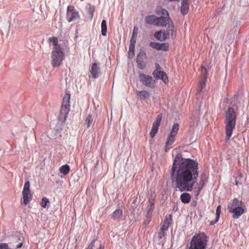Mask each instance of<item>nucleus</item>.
Here are the masks:
<instances>
[{
  "label": "nucleus",
  "instance_id": "1",
  "mask_svg": "<svg viewBox=\"0 0 249 249\" xmlns=\"http://www.w3.org/2000/svg\"><path fill=\"white\" fill-rule=\"evenodd\" d=\"M170 173L180 191H191L197 181L198 164L193 160L183 158L181 155L177 154Z\"/></svg>",
  "mask_w": 249,
  "mask_h": 249
},
{
  "label": "nucleus",
  "instance_id": "2",
  "mask_svg": "<svg viewBox=\"0 0 249 249\" xmlns=\"http://www.w3.org/2000/svg\"><path fill=\"white\" fill-rule=\"evenodd\" d=\"M49 42H52L53 45V51L51 53L52 65L53 68L60 66L64 59V53L62 48L58 44V38L56 37L49 38Z\"/></svg>",
  "mask_w": 249,
  "mask_h": 249
},
{
  "label": "nucleus",
  "instance_id": "3",
  "mask_svg": "<svg viewBox=\"0 0 249 249\" xmlns=\"http://www.w3.org/2000/svg\"><path fill=\"white\" fill-rule=\"evenodd\" d=\"M236 115L233 108L230 107L226 111L225 116V141L230 144L232 131L235 129Z\"/></svg>",
  "mask_w": 249,
  "mask_h": 249
},
{
  "label": "nucleus",
  "instance_id": "4",
  "mask_svg": "<svg viewBox=\"0 0 249 249\" xmlns=\"http://www.w3.org/2000/svg\"><path fill=\"white\" fill-rule=\"evenodd\" d=\"M208 242V236L204 232H200L192 237L188 249H207Z\"/></svg>",
  "mask_w": 249,
  "mask_h": 249
},
{
  "label": "nucleus",
  "instance_id": "5",
  "mask_svg": "<svg viewBox=\"0 0 249 249\" xmlns=\"http://www.w3.org/2000/svg\"><path fill=\"white\" fill-rule=\"evenodd\" d=\"M156 25L158 26H166L169 31H171V36L172 38L176 37V29L175 28L173 22L169 17L160 16L158 17L157 22Z\"/></svg>",
  "mask_w": 249,
  "mask_h": 249
},
{
  "label": "nucleus",
  "instance_id": "6",
  "mask_svg": "<svg viewBox=\"0 0 249 249\" xmlns=\"http://www.w3.org/2000/svg\"><path fill=\"white\" fill-rule=\"evenodd\" d=\"M70 94L66 93L63 97L62 104L60 109L59 118L62 121H66L70 112Z\"/></svg>",
  "mask_w": 249,
  "mask_h": 249
},
{
  "label": "nucleus",
  "instance_id": "7",
  "mask_svg": "<svg viewBox=\"0 0 249 249\" xmlns=\"http://www.w3.org/2000/svg\"><path fill=\"white\" fill-rule=\"evenodd\" d=\"M179 130V124L178 123L174 124L172 126L171 131L169 133L167 138V141L165 145V151L167 152L172 147V145L175 142L176 136Z\"/></svg>",
  "mask_w": 249,
  "mask_h": 249
},
{
  "label": "nucleus",
  "instance_id": "8",
  "mask_svg": "<svg viewBox=\"0 0 249 249\" xmlns=\"http://www.w3.org/2000/svg\"><path fill=\"white\" fill-rule=\"evenodd\" d=\"M155 68L152 73L154 77L157 79H161L165 84L168 83V76L166 73L161 70L162 68L158 63L155 64Z\"/></svg>",
  "mask_w": 249,
  "mask_h": 249
},
{
  "label": "nucleus",
  "instance_id": "9",
  "mask_svg": "<svg viewBox=\"0 0 249 249\" xmlns=\"http://www.w3.org/2000/svg\"><path fill=\"white\" fill-rule=\"evenodd\" d=\"M139 78L143 85L150 89H153L156 87V81L151 76L140 73L139 75Z\"/></svg>",
  "mask_w": 249,
  "mask_h": 249
},
{
  "label": "nucleus",
  "instance_id": "10",
  "mask_svg": "<svg viewBox=\"0 0 249 249\" xmlns=\"http://www.w3.org/2000/svg\"><path fill=\"white\" fill-rule=\"evenodd\" d=\"M80 16L79 12L75 9L73 6L69 5L67 7L66 18L68 22L79 19Z\"/></svg>",
  "mask_w": 249,
  "mask_h": 249
},
{
  "label": "nucleus",
  "instance_id": "11",
  "mask_svg": "<svg viewBox=\"0 0 249 249\" xmlns=\"http://www.w3.org/2000/svg\"><path fill=\"white\" fill-rule=\"evenodd\" d=\"M89 72L91 74L92 78H98L101 74V71L99 64L96 62L93 63L91 66V69Z\"/></svg>",
  "mask_w": 249,
  "mask_h": 249
},
{
  "label": "nucleus",
  "instance_id": "12",
  "mask_svg": "<svg viewBox=\"0 0 249 249\" xmlns=\"http://www.w3.org/2000/svg\"><path fill=\"white\" fill-rule=\"evenodd\" d=\"M240 206H244V203L242 200H239L238 198H235L229 202L227 209L229 212L235 208H237Z\"/></svg>",
  "mask_w": 249,
  "mask_h": 249
},
{
  "label": "nucleus",
  "instance_id": "13",
  "mask_svg": "<svg viewBox=\"0 0 249 249\" xmlns=\"http://www.w3.org/2000/svg\"><path fill=\"white\" fill-rule=\"evenodd\" d=\"M201 74L203 76V78H202L199 82V86H200V89L199 92H200L203 88L205 87L206 84V82L207 80V72L206 68L204 67H201Z\"/></svg>",
  "mask_w": 249,
  "mask_h": 249
},
{
  "label": "nucleus",
  "instance_id": "14",
  "mask_svg": "<svg viewBox=\"0 0 249 249\" xmlns=\"http://www.w3.org/2000/svg\"><path fill=\"white\" fill-rule=\"evenodd\" d=\"M244 206H240L237 208H235L231 211L229 212L230 213H233L232 217L234 219L239 218L244 213Z\"/></svg>",
  "mask_w": 249,
  "mask_h": 249
},
{
  "label": "nucleus",
  "instance_id": "15",
  "mask_svg": "<svg viewBox=\"0 0 249 249\" xmlns=\"http://www.w3.org/2000/svg\"><path fill=\"white\" fill-rule=\"evenodd\" d=\"M142 56L143 54H142L141 56V54L140 53L138 55L136 59L138 68L142 70L144 69L146 67V63L143 61Z\"/></svg>",
  "mask_w": 249,
  "mask_h": 249
},
{
  "label": "nucleus",
  "instance_id": "16",
  "mask_svg": "<svg viewBox=\"0 0 249 249\" xmlns=\"http://www.w3.org/2000/svg\"><path fill=\"white\" fill-rule=\"evenodd\" d=\"M158 17L154 15H149L145 18V22L148 24L156 25Z\"/></svg>",
  "mask_w": 249,
  "mask_h": 249
},
{
  "label": "nucleus",
  "instance_id": "17",
  "mask_svg": "<svg viewBox=\"0 0 249 249\" xmlns=\"http://www.w3.org/2000/svg\"><path fill=\"white\" fill-rule=\"evenodd\" d=\"M204 184V181L203 180V179H201L199 182V186L197 187H195V190L194 191V196L196 199H198L200 192L203 188Z\"/></svg>",
  "mask_w": 249,
  "mask_h": 249
},
{
  "label": "nucleus",
  "instance_id": "18",
  "mask_svg": "<svg viewBox=\"0 0 249 249\" xmlns=\"http://www.w3.org/2000/svg\"><path fill=\"white\" fill-rule=\"evenodd\" d=\"M110 216L114 220H119L123 216V211L119 209L116 210Z\"/></svg>",
  "mask_w": 249,
  "mask_h": 249
},
{
  "label": "nucleus",
  "instance_id": "19",
  "mask_svg": "<svg viewBox=\"0 0 249 249\" xmlns=\"http://www.w3.org/2000/svg\"><path fill=\"white\" fill-rule=\"evenodd\" d=\"M22 195L23 197V203L25 205L27 204L31 200L32 196L31 192L26 191H22Z\"/></svg>",
  "mask_w": 249,
  "mask_h": 249
},
{
  "label": "nucleus",
  "instance_id": "20",
  "mask_svg": "<svg viewBox=\"0 0 249 249\" xmlns=\"http://www.w3.org/2000/svg\"><path fill=\"white\" fill-rule=\"evenodd\" d=\"M137 94L141 100H145L148 98L150 95L148 91L144 90L141 91L137 90Z\"/></svg>",
  "mask_w": 249,
  "mask_h": 249
},
{
  "label": "nucleus",
  "instance_id": "21",
  "mask_svg": "<svg viewBox=\"0 0 249 249\" xmlns=\"http://www.w3.org/2000/svg\"><path fill=\"white\" fill-rule=\"evenodd\" d=\"M180 199L183 203H188L191 201V197L189 194L183 193L181 194Z\"/></svg>",
  "mask_w": 249,
  "mask_h": 249
},
{
  "label": "nucleus",
  "instance_id": "22",
  "mask_svg": "<svg viewBox=\"0 0 249 249\" xmlns=\"http://www.w3.org/2000/svg\"><path fill=\"white\" fill-rule=\"evenodd\" d=\"M189 2H182L180 7L181 13L182 15H186L189 11Z\"/></svg>",
  "mask_w": 249,
  "mask_h": 249
},
{
  "label": "nucleus",
  "instance_id": "23",
  "mask_svg": "<svg viewBox=\"0 0 249 249\" xmlns=\"http://www.w3.org/2000/svg\"><path fill=\"white\" fill-rule=\"evenodd\" d=\"M155 208V206H152L150 205H148L146 208V215L147 218L149 219V220L147 222L146 221L144 222L146 223V224H147L149 223L150 221V219L151 217L152 214V212Z\"/></svg>",
  "mask_w": 249,
  "mask_h": 249
},
{
  "label": "nucleus",
  "instance_id": "24",
  "mask_svg": "<svg viewBox=\"0 0 249 249\" xmlns=\"http://www.w3.org/2000/svg\"><path fill=\"white\" fill-rule=\"evenodd\" d=\"M220 213H221V206L218 205L216 209V218H215V220L212 221L210 222V225H213L218 222V221L219 220V219Z\"/></svg>",
  "mask_w": 249,
  "mask_h": 249
},
{
  "label": "nucleus",
  "instance_id": "25",
  "mask_svg": "<svg viewBox=\"0 0 249 249\" xmlns=\"http://www.w3.org/2000/svg\"><path fill=\"white\" fill-rule=\"evenodd\" d=\"M156 13L160 16H169L168 12L166 9H163L161 7H158L156 10Z\"/></svg>",
  "mask_w": 249,
  "mask_h": 249
},
{
  "label": "nucleus",
  "instance_id": "26",
  "mask_svg": "<svg viewBox=\"0 0 249 249\" xmlns=\"http://www.w3.org/2000/svg\"><path fill=\"white\" fill-rule=\"evenodd\" d=\"M70 167L67 164L64 165L59 168L60 173L65 175H67L70 172Z\"/></svg>",
  "mask_w": 249,
  "mask_h": 249
},
{
  "label": "nucleus",
  "instance_id": "27",
  "mask_svg": "<svg viewBox=\"0 0 249 249\" xmlns=\"http://www.w3.org/2000/svg\"><path fill=\"white\" fill-rule=\"evenodd\" d=\"M107 32V22L105 20H103L101 23V33L103 36H106Z\"/></svg>",
  "mask_w": 249,
  "mask_h": 249
},
{
  "label": "nucleus",
  "instance_id": "28",
  "mask_svg": "<svg viewBox=\"0 0 249 249\" xmlns=\"http://www.w3.org/2000/svg\"><path fill=\"white\" fill-rule=\"evenodd\" d=\"M86 124L87 125V127H89L91 125L93 122V118L92 116L90 114L88 115L86 120H85Z\"/></svg>",
  "mask_w": 249,
  "mask_h": 249
},
{
  "label": "nucleus",
  "instance_id": "29",
  "mask_svg": "<svg viewBox=\"0 0 249 249\" xmlns=\"http://www.w3.org/2000/svg\"><path fill=\"white\" fill-rule=\"evenodd\" d=\"M88 12L89 14L90 18L91 20L93 18V13L94 12V7L92 6L91 5L89 4L88 8Z\"/></svg>",
  "mask_w": 249,
  "mask_h": 249
},
{
  "label": "nucleus",
  "instance_id": "30",
  "mask_svg": "<svg viewBox=\"0 0 249 249\" xmlns=\"http://www.w3.org/2000/svg\"><path fill=\"white\" fill-rule=\"evenodd\" d=\"M161 120H162V114H160L157 116L156 121L154 122L153 124L154 125H156V126L159 127L160 124Z\"/></svg>",
  "mask_w": 249,
  "mask_h": 249
},
{
  "label": "nucleus",
  "instance_id": "31",
  "mask_svg": "<svg viewBox=\"0 0 249 249\" xmlns=\"http://www.w3.org/2000/svg\"><path fill=\"white\" fill-rule=\"evenodd\" d=\"M159 129V127L156 125H154L153 124L152 129L151 130V131L150 132V135L152 138L154 137L156 134L157 133L158 130Z\"/></svg>",
  "mask_w": 249,
  "mask_h": 249
},
{
  "label": "nucleus",
  "instance_id": "32",
  "mask_svg": "<svg viewBox=\"0 0 249 249\" xmlns=\"http://www.w3.org/2000/svg\"><path fill=\"white\" fill-rule=\"evenodd\" d=\"M160 49H159V50H161L163 51H167L169 50V45L168 43H160Z\"/></svg>",
  "mask_w": 249,
  "mask_h": 249
},
{
  "label": "nucleus",
  "instance_id": "33",
  "mask_svg": "<svg viewBox=\"0 0 249 249\" xmlns=\"http://www.w3.org/2000/svg\"><path fill=\"white\" fill-rule=\"evenodd\" d=\"M149 46L153 49H156L157 50H159V49H160V43L156 42H151L149 43Z\"/></svg>",
  "mask_w": 249,
  "mask_h": 249
},
{
  "label": "nucleus",
  "instance_id": "34",
  "mask_svg": "<svg viewBox=\"0 0 249 249\" xmlns=\"http://www.w3.org/2000/svg\"><path fill=\"white\" fill-rule=\"evenodd\" d=\"M49 203H50V202H49V199L47 198V197H45L42 199V201L40 203V205L43 208H46L47 204Z\"/></svg>",
  "mask_w": 249,
  "mask_h": 249
},
{
  "label": "nucleus",
  "instance_id": "35",
  "mask_svg": "<svg viewBox=\"0 0 249 249\" xmlns=\"http://www.w3.org/2000/svg\"><path fill=\"white\" fill-rule=\"evenodd\" d=\"M172 221V218L171 215H169L166 217L163 223L169 226Z\"/></svg>",
  "mask_w": 249,
  "mask_h": 249
},
{
  "label": "nucleus",
  "instance_id": "36",
  "mask_svg": "<svg viewBox=\"0 0 249 249\" xmlns=\"http://www.w3.org/2000/svg\"><path fill=\"white\" fill-rule=\"evenodd\" d=\"M162 32L161 31L156 32L154 34L155 37L159 40L161 41Z\"/></svg>",
  "mask_w": 249,
  "mask_h": 249
},
{
  "label": "nucleus",
  "instance_id": "37",
  "mask_svg": "<svg viewBox=\"0 0 249 249\" xmlns=\"http://www.w3.org/2000/svg\"><path fill=\"white\" fill-rule=\"evenodd\" d=\"M136 42V37H133L132 36L131 39L130 40V45H129V46H130L131 49H132V48L135 47Z\"/></svg>",
  "mask_w": 249,
  "mask_h": 249
},
{
  "label": "nucleus",
  "instance_id": "38",
  "mask_svg": "<svg viewBox=\"0 0 249 249\" xmlns=\"http://www.w3.org/2000/svg\"><path fill=\"white\" fill-rule=\"evenodd\" d=\"M170 32H171V31H169L168 28H167V33H165V32L162 33L161 41H164L166 39H167V38L169 37V35H170ZM170 34H171V33H170Z\"/></svg>",
  "mask_w": 249,
  "mask_h": 249
},
{
  "label": "nucleus",
  "instance_id": "39",
  "mask_svg": "<svg viewBox=\"0 0 249 249\" xmlns=\"http://www.w3.org/2000/svg\"><path fill=\"white\" fill-rule=\"evenodd\" d=\"M23 191H30V182L29 181H26L23 187Z\"/></svg>",
  "mask_w": 249,
  "mask_h": 249
},
{
  "label": "nucleus",
  "instance_id": "40",
  "mask_svg": "<svg viewBox=\"0 0 249 249\" xmlns=\"http://www.w3.org/2000/svg\"><path fill=\"white\" fill-rule=\"evenodd\" d=\"M165 235V231L162 230L160 228V231L159 233V238L161 239L163 237H164Z\"/></svg>",
  "mask_w": 249,
  "mask_h": 249
},
{
  "label": "nucleus",
  "instance_id": "41",
  "mask_svg": "<svg viewBox=\"0 0 249 249\" xmlns=\"http://www.w3.org/2000/svg\"><path fill=\"white\" fill-rule=\"evenodd\" d=\"M156 197V194L154 191H151L148 196V199H155Z\"/></svg>",
  "mask_w": 249,
  "mask_h": 249
},
{
  "label": "nucleus",
  "instance_id": "42",
  "mask_svg": "<svg viewBox=\"0 0 249 249\" xmlns=\"http://www.w3.org/2000/svg\"><path fill=\"white\" fill-rule=\"evenodd\" d=\"M138 32V28L137 26H135L133 28L132 36L137 37Z\"/></svg>",
  "mask_w": 249,
  "mask_h": 249
},
{
  "label": "nucleus",
  "instance_id": "43",
  "mask_svg": "<svg viewBox=\"0 0 249 249\" xmlns=\"http://www.w3.org/2000/svg\"><path fill=\"white\" fill-rule=\"evenodd\" d=\"M134 49L135 47L132 48V49L130 48V46L129 47V51L128 52V54L129 56H133L134 55Z\"/></svg>",
  "mask_w": 249,
  "mask_h": 249
},
{
  "label": "nucleus",
  "instance_id": "44",
  "mask_svg": "<svg viewBox=\"0 0 249 249\" xmlns=\"http://www.w3.org/2000/svg\"><path fill=\"white\" fill-rule=\"evenodd\" d=\"M96 241V240L93 239L91 241V242L90 243V244L89 245L88 247L86 249H93L94 246V243Z\"/></svg>",
  "mask_w": 249,
  "mask_h": 249
},
{
  "label": "nucleus",
  "instance_id": "45",
  "mask_svg": "<svg viewBox=\"0 0 249 249\" xmlns=\"http://www.w3.org/2000/svg\"><path fill=\"white\" fill-rule=\"evenodd\" d=\"M8 245L6 243H0V249H8Z\"/></svg>",
  "mask_w": 249,
  "mask_h": 249
},
{
  "label": "nucleus",
  "instance_id": "46",
  "mask_svg": "<svg viewBox=\"0 0 249 249\" xmlns=\"http://www.w3.org/2000/svg\"><path fill=\"white\" fill-rule=\"evenodd\" d=\"M169 227V226L163 223L161 225L160 229H161L162 230L166 231L168 230Z\"/></svg>",
  "mask_w": 249,
  "mask_h": 249
},
{
  "label": "nucleus",
  "instance_id": "47",
  "mask_svg": "<svg viewBox=\"0 0 249 249\" xmlns=\"http://www.w3.org/2000/svg\"><path fill=\"white\" fill-rule=\"evenodd\" d=\"M155 199H148V205L155 206Z\"/></svg>",
  "mask_w": 249,
  "mask_h": 249
},
{
  "label": "nucleus",
  "instance_id": "48",
  "mask_svg": "<svg viewBox=\"0 0 249 249\" xmlns=\"http://www.w3.org/2000/svg\"><path fill=\"white\" fill-rule=\"evenodd\" d=\"M237 178H239V179H241L243 178V174L240 171H238L237 173Z\"/></svg>",
  "mask_w": 249,
  "mask_h": 249
},
{
  "label": "nucleus",
  "instance_id": "49",
  "mask_svg": "<svg viewBox=\"0 0 249 249\" xmlns=\"http://www.w3.org/2000/svg\"><path fill=\"white\" fill-rule=\"evenodd\" d=\"M234 184L235 185H238V184H241V183L238 180H237V179L235 180V183Z\"/></svg>",
  "mask_w": 249,
  "mask_h": 249
},
{
  "label": "nucleus",
  "instance_id": "50",
  "mask_svg": "<svg viewBox=\"0 0 249 249\" xmlns=\"http://www.w3.org/2000/svg\"><path fill=\"white\" fill-rule=\"evenodd\" d=\"M22 243H20L19 244H18L17 245V248H21L22 246Z\"/></svg>",
  "mask_w": 249,
  "mask_h": 249
},
{
  "label": "nucleus",
  "instance_id": "51",
  "mask_svg": "<svg viewBox=\"0 0 249 249\" xmlns=\"http://www.w3.org/2000/svg\"><path fill=\"white\" fill-rule=\"evenodd\" d=\"M105 249V246L104 245H102V244H100V249Z\"/></svg>",
  "mask_w": 249,
  "mask_h": 249
},
{
  "label": "nucleus",
  "instance_id": "52",
  "mask_svg": "<svg viewBox=\"0 0 249 249\" xmlns=\"http://www.w3.org/2000/svg\"><path fill=\"white\" fill-rule=\"evenodd\" d=\"M196 204H197V202L196 201H195V202H193V203L192 204V205L193 206H196Z\"/></svg>",
  "mask_w": 249,
  "mask_h": 249
},
{
  "label": "nucleus",
  "instance_id": "53",
  "mask_svg": "<svg viewBox=\"0 0 249 249\" xmlns=\"http://www.w3.org/2000/svg\"><path fill=\"white\" fill-rule=\"evenodd\" d=\"M182 2H189V0H181Z\"/></svg>",
  "mask_w": 249,
  "mask_h": 249
},
{
  "label": "nucleus",
  "instance_id": "54",
  "mask_svg": "<svg viewBox=\"0 0 249 249\" xmlns=\"http://www.w3.org/2000/svg\"><path fill=\"white\" fill-rule=\"evenodd\" d=\"M169 1H178L179 0H169Z\"/></svg>",
  "mask_w": 249,
  "mask_h": 249
}]
</instances>
